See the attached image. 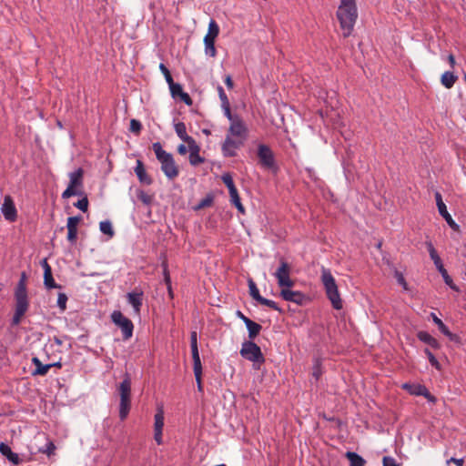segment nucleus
<instances>
[{
  "mask_svg": "<svg viewBox=\"0 0 466 466\" xmlns=\"http://www.w3.org/2000/svg\"><path fill=\"white\" fill-rule=\"evenodd\" d=\"M248 135V129L245 122L241 119H235L230 123L228 135L222 144V152L225 157H234L238 149L246 141Z\"/></svg>",
  "mask_w": 466,
  "mask_h": 466,
  "instance_id": "f257e3e1",
  "label": "nucleus"
},
{
  "mask_svg": "<svg viewBox=\"0 0 466 466\" xmlns=\"http://www.w3.org/2000/svg\"><path fill=\"white\" fill-rule=\"evenodd\" d=\"M337 17L343 31V36L348 37L352 33L358 18L356 0H340Z\"/></svg>",
  "mask_w": 466,
  "mask_h": 466,
  "instance_id": "f03ea898",
  "label": "nucleus"
},
{
  "mask_svg": "<svg viewBox=\"0 0 466 466\" xmlns=\"http://www.w3.org/2000/svg\"><path fill=\"white\" fill-rule=\"evenodd\" d=\"M152 148L160 163L161 170L168 179H174L179 175V167L172 154L163 149L159 142L153 143Z\"/></svg>",
  "mask_w": 466,
  "mask_h": 466,
  "instance_id": "7ed1b4c3",
  "label": "nucleus"
},
{
  "mask_svg": "<svg viewBox=\"0 0 466 466\" xmlns=\"http://www.w3.org/2000/svg\"><path fill=\"white\" fill-rule=\"evenodd\" d=\"M321 282L324 286L328 299L330 300L335 309H342V300L338 289L335 279L330 270L326 268H321Z\"/></svg>",
  "mask_w": 466,
  "mask_h": 466,
  "instance_id": "20e7f679",
  "label": "nucleus"
},
{
  "mask_svg": "<svg viewBox=\"0 0 466 466\" xmlns=\"http://www.w3.org/2000/svg\"><path fill=\"white\" fill-rule=\"evenodd\" d=\"M120 395L119 417L125 420L129 412L131 404V380L127 374L124 380L118 386Z\"/></svg>",
  "mask_w": 466,
  "mask_h": 466,
  "instance_id": "39448f33",
  "label": "nucleus"
},
{
  "mask_svg": "<svg viewBox=\"0 0 466 466\" xmlns=\"http://www.w3.org/2000/svg\"><path fill=\"white\" fill-rule=\"evenodd\" d=\"M83 186V170L78 168L69 174V184L66 189L62 193L63 198H69L72 196L82 195L81 187Z\"/></svg>",
  "mask_w": 466,
  "mask_h": 466,
  "instance_id": "423d86ee",
  "label": "nucleus"
},
{
  "mask_svg": "<svg viewBox=\"0 0 466 466\" xmlns=\"http://www.w3.org/2000/svg\"><path fill=\"white\" fill-rule=\"evenodd\" d=\"M240 355L254 363V365H261L265 361V358L261 352L260 348L252 341H245L242 343Z\"/></svg>",
  "mask_w": 466,
  "mask_h": 466,
  "instance_id": "0eeeda50",
  "label": "nucleus"
},
{
  "mask_svg": "<svg viewBox=\"0 0 466 466\" xmlns=\"http://www.w3.org/2000/svg\"><path fill=\"white\" fill-rule=\"evenodd\" d=\"M291 267L284 259H280L279 266L274 273L278 285L280 289L293 287L294 281L290 278Z\"/></svg>",
  "mask_w": 466,
  "mask_h": 466,
  "instance_id": "6e6552de",
  "label": "nucleus"
},
{
  "mask_svg": "<svg viewBox=\"0 0 466 466\" xmlns=\"http://www.w3.org/2000/svg\"><path fill=\"white\" fill-rule=\"evenodd\" d=\"M111 319L122 330L123 339H128L133 335L134 325L132 321L125 317L120 311L115 310L111 314Z\"/></svg>",
  "mask_w": 466,
  "mask_h": 466,
  "instance_id": "1a4fd4ad",
  "label": "nucleus"
},
{
  "mask_svg": "<svg viewBox=\"0 0 466 466\" xmlns=\"http://www.w3.org/2000/svg\"><path fill=\"white\" fill-rule=\"evenodd\" d=\"M258 157L260 165L268 169H276L275 157L272 150L267 145L260 144L258 147Z\"/></svg>",
  "mask_w": 466,
  "mask_h": 466,
  "instance_id": "9d476101",
  "label": "nucleus"
},
{
  "mask_svg": "<svg viewBox=\"0 0 466 466\" xmlns=\"http://www.w3.org/2000/svg\"><path fill=\"white\" fill-rule=\"evenodd\" d=\"M164 410L162 406H158L154 416V440L158 444L163 443V428H164Z\"/></svg>",
  "mask_w": 466,
  "mask_h": 466,
  "instance_id": "9b49d317",
  "label": "nucleus"
},
{
  "mask_svg": "<svg viewBox=\"0 0 466 466\" xmlns=\"http://www.w3.org/2000/svg\"><path fill=\"white\" fill-rule=\"evenodd\" d=\"M436 205L440 215L445 219L447 224L455 231L460 230V226L454 221L451 214L447 210V207L442 200L441 195L439 192L435 193Z\"/></svg>",
  "mask_w": 466,
  "mask_h": 466,
  "instance_id": "f8f14e48",
  "label": "nucleus"
},
{
  "mask_svg": "<svg viewBox=\"0 0 466 466\" xmlns=\"http://www.w3.org/2000/svg\"><path fill=\"white\" fill-rule=\"evenodd\" d=\"M1 212L4 218L9 222H14L17 218L16 208L13 198L9 195L4 198V202L1 206Z\"/></svg>",
  "mask_w": 466,
  "mask_h": 466,
  "instance_id": "ddd939ff",
  "label": "nucleus"
},
{
  "mask_svg": "<svg viewBox=\"0 0 466 466\" xmlns=\"http://www.w3.org/2000/svg\"><path fill=\"white\" fill-rule=\"evenodd\" d=\"M292 287L280 289V296L283 299L301 305L305 300V295L300 291L291 290Z\"/></svg>",
  "mask_w": 466,
  "mask_h": 466,
  "instance_id": "4468645a",
  "label": "nucleus"
},
{
  "mask_svg": "<svg viewBox=\"0 0 466 466\" xmlns=\"http://www.w3.org/2000/svg\"><path fill=\"white\" fill-rule=\"evenodd\" d=\"M41 266L44 269V285L46 289H56L59 288V286L56 285L53 276H52V269L50 265L47 263L46 258H44L41 261Z\"/></svg>",
  "mask_w": 466,
  "mask_h": 466,
  "instance_id": "2eb2a0df",
  "label": "nucleus"
},
{
  "mask_svg": "<svg viewBox=\"0 0 466 466\" xmlns=\"http://www.w3.org/2000/svg\"><path fill=\"white\" fill-rule=\"evenodd\" d=\"M80 217H69L67 218V239L70 242H75L77 237V225L80 222Z\"/></svg>",
  "mask_w": 466,
  "mask_h": 466,
  "instance_id": "dca6fc26",
  "label": "nucleus"
},
{
  "mask_svg": "<svg viewBox=\"0 0 466 466\" xmlns=\"http://www.w3.org/2000/svg\"><path fill=\"white\" fill-rule=\"evenodd\" d=\"M0 453L5 456L13 465H19L22 463L20 456L14 452L11 448L4 443H0Z\"/></svg>",
  "mask_w": 466,
  "mask_h": 466,
  "instance_id": "f3484780",
  "label": "nucleus"
},
{
  "mask_svg": "<svg viewBox=\"0 0 466 466\" xmlns=\"http://www.w3.org/2000/svg\"><path fill=\"white\" fill-rule=\"evenodd\" d=\"M188 146L189 162L192 166H198L204 162V158L200 157V147L196 141L190 143Z\"/></svg>",
  "mask_w": 466,
  "mask_h": 466,
  "instance_id": "a211bd4d",
  "label": "nucleus"
},
{
  "mask_svg": "<svg viewBox=\"0 0 466 466\" xmlns=\"http://www.w3.org/2000/svg\"><path fill=\"white\" fill-rule=\"evenodd\" d=\"M127 299L128 303L133 307L135 314L139 315L142 306L143 292H129L127 295Z\"/></svg>",
  "mask_w": 466,
  "mask_h": 466,
  "instance_id": "6ab92c4d",
  "label": "nucleus"
},
{
  "mask_svg": "<svg viewBox=\"0 0 466 466\" xmlns=\"http://www.w3.org/2000/svg\"><path fill=\"white\" fill-rule=\"evenodd\" d=\"M135 173H136L139 182L146 184V185H150L152 183V179L147 175L146 168L144 167V164L140 159L137 160Z\"/></svg>",
  "mask_w": 466,
  "mask_h": 466,
  "instance_id": "aec40b11",
  "label": "nucleus"
},
{
  "mask_svg": "<svg viewBox=\"0 0 466 466\" xmlns=\"http://www.w3.org/2000/svg\"><path fill=\"white\" fill-rule=\"evenodd\" d=\"M15 311L25 314L28 309L27 293L15 292Z\"/></svg>",
  "mask_w": 466,
  "mask_h": 466,
  "instance_id": "412c9836",
  "label": "nucleus"
},
{
  "mask_svg": "<svg viewBox=\"0 0 466 466\" xmlns=\"http://www.w3.org/2000/svg\"><path fill=\"white\" fill-rule=\"evenodd\" d=\"M174 127L177 137L187 143V145L196 141L192 137L187 134L186 125L183 122L175 124Z\"/></svg>",
  "mask_w": 466,
  "mask_h": 466,
  "instance_id": "4be33fe9",
  "label": "nucleus"
},
{
  "mask_svg": "<svg viewBox=\"0 0 466 466\" xmlns=\"http://www.w3.org/2000/svg\"><path fill=\"white\" fill-rule=\"evenodd\" d=\"M426 247H427V249L429 251L431 258L434 262V265H435L436 268L439 271L441 270V269L444 271V266L442 264V261H441L440 256L438 255L435 248L433 247L432 243L431 241L426 242Z\"/></svg>",
  "mask_w": 466,
  "mask_h": 466,
  "instance_id": "5701e85b",
  "label": "nucleus"
},
{
  "mask_svg": "<svg viewBox=\"0 0 466 466\" xmlns=\"http://www.w3.org/2000/svg\"><path fill=\"white\" fill-rule=\"evenodd\" d=\"M190 348L193 363L201 362L198 348V333L195 330L191 331L190 333Z\"/></svg>",
  "mask_w": 466,
  "mask_h": 466,
  "instance_id": "b1692460",
  "label": "nucleus"
},
{
  "mask_svg": "<svg viewBox=\"0 0 466 466\" xmlns=\"http://www.w3.org/2000/svg\"><path fill=\"white\" fill-rule=\"evenodd\" d=\"M243 322L248 329L249 339L256 338L261 330V326L249 319H243Z\"/></svg>",
  "mask_w": 466,
  "mask_h": 466,
  "instance_id": "393cba45",
  "label": "nucleus"
},
{
  "mask_svg": "<svg viewBox=\"0 0 466 466\" xmlns=\"http://www.w3.org/2000/svg\"><path fill=\"white\" fill-rule=\"evenodd\" d=\"M32 362L35 366V370L33 372L34 375H46L50 368L54 366L53 364H42V362L36 357L32 359Z\"/></svg>",
  "mask_w": 466,
  "mask_h": 466,
  "instance_id": "a878e982",
  "label": "nucleus"
},
{
  "mask_svg": "<svg viewBox=\"0 0 466 466\" xmlns=\"http://www.w3.org/2000/svg\"><path fill=\"white\" fill-rule=\"evenodd\" d=\"M457 78V76H455L452 72L446 71L441 75V82L443 86L450 89L454 86Z\"/></svg>",
  "mask_w": 466,
  "mask_h": 466,
  "instance_id": "bb28decb",
  "label": "nucleus"
},
{
  "mask_svg": "<svg viewBox=\"0 0 466 466\" xmlns=\"http://www.w3.org/2000/svg\"><path fill=\"white\" fill-rule=\"evenodd\" d=\"M418 339L424 343L429 344L431 347L434 349H438L440 347L439 342L436 339H434L431 334L426 331H420L418 333Z\"/></svg>",
  "mask_w": 466,
  "mask_h": 466,
  "instance_id": "cd10ccee",
  "label": "nucleus"
},
{
  "mask_svg": "<svg viewBox=\"0 0 466 466\" xmlns=\"http://www.w3.org/2000/svg\"><path fill=\"white\" fill-rule=\"evenodd\" d=\"M228 193H229L231 203L237 208V209L240 213H244L245 212V208H244L243 205L241 204L240 198L238 196L237 187L229 189Z\"/></svg>",
  "mask_w": 466,
  "mask_h": 466,
  "instance_id": "c85d7f7f",
  "label": "nucleus"
},
{
  "mask_svg": "<svg viewBox=\"0 0 466 466\" xmlns=\"http://www.w3.org/2000/svg\"><path fill=\"white\" fill-rule=\"evenodd\" d=\"M402 388L407 390L410 394L416 396H421V394L425 392V386L420 384L405 383L402 385Z\"/></svg>",
  "mask_w": 466,
  "mask_h": 466,
  "instance_id": "c756f323",
  "label": "nucleus"
},
{
  "mask_svg": "<svg viewBox=\"0 0 466 466\" xmlns=\"http://www.w3.org/2000/svg\"><path fill=\"white\" fill-rule=\"evenodd\" d=\"M346 457L349 459L350 466H364L365 460L353 451H348Z\"/></svg>",
  "mask_w": 466,
  "mask_h": 466,
  "instance_id": "7c9ffc66",
  "label": "nucleus"
},
{
  "mask_svg": "<svg viewBox=\"0 0 466 466\" xmlns=\"http://www.w3.org/2000/svg\"><path fill=\"white\" fill-rule=\"evenodd\" d=\"M431 316L434 323L438 326L441 332L450 339H452L453 334L449 330L448 327L442 322V320L440 319L434 313H431Z\"/></svg>",
  "mask_w": 466,
  "mask_h": 466,
  "instance_id": "2f4dec72",
  "label": "nucleus"
},
{
  "mask_svg": "<svg viewBox=\"0 0 466 466\" xmlns=\"http://www.w3.org/2000/svg\"><path fill=\"white\" fill-rule=\"evenodd\" d=\"M193 370L199 391L202 390L201 376H202V365L201 362L193 363Z\"/></svg>",
  "mask_w": 466,
  "mask_h": 466,
  "instance_id": "473e14b6",
  "label": "nucleus"
},
{
  "mask_svg": "<svg viewBox=\"0 0 466 466\" xmlns=\"http://www.w3.org/2000/svg\"><path fill=\"white\" fill-rule=\"evenodd\" d=\"M248 289L250 296L257 300L258 302L262 298V296L259 294V290L256 285V283L253 281L252 279H249L248 280Z\"/></svg>",
  "mask_w": 466,
  "mask_h": 466,
  "instance_id": "72a5a7b5",
  "label": "nucleus"
},
{
  "mask_svg": "<svg viewBox=\"0 0 466 466\" xmlns=\"http://www.w3.org/2000/svg\"><path fill=\"white\" fill-rule=\"evenodd\" d=\"M99 228L102 233L107 235L109 238H112L115 234L112 223L109 220L101 221Z\"/></svg>",
  "mask_w": 466,
  "mask_h": 466,
  "instance_id": "f704fd0d",
  "label": "nucleus"
},
{
  "mask_svg": "<svg viewBox=\"0 0 466 466\" xmlns=\"http://www.w3.org/2000/svg\"><path fill=\"white\" fill-rule=\"evenodd\" d=\"M218 34H219V26L215 20L211 19L209 21L208 33L206 35L217 38Z\"/></svg>",
  "mask_w": 466,
  "mask_h": 466,
  "instance_id": "c9c22d12",
  "label": "nucleus"
},
{
  "mask_svg": "<svg viewBox=\"0 0 466 466\" xmlns=\"http://www.w3.org/2000/svg\"><path fill=\"white\" fill-rule=\"evenodd\" d=\"M15 292L27 293L26 291V274L22 272L20 279L17 283Z\"/></svg>",
  "mask_w": 466,
  "mask_h": 466,
  "instance_id": "e433bc0d",
  "label": "nucleus"
},
{
  "mask_svg": "<svg viewBox=\"0 0 466 466\" xmlns=\"http://www.w3.org/2000/svg\"><path fill=\"white\" fill-rule=\"evenodd\" d=\"M167 84H168L170 93L173 97L179 96V95L181 93H183V89H182V86L180 84L174 83L173 80L171 83H167Z\"/></svg>",
  "mask_w": 466,
  "mask_h": 466,
  "instance_id": "4c0bfd02",
  "label": "nucleus"
},
{
  "mask_svg": "<svg viewBox=\"0 0 466 466\" xmlns=\"http://www.w3.org/2000/svg\"><path fill=\"white\" fill-rule=\"evenodd\" d=\"M221 107L224 111V115L227 116V118L229 120L230 123L233 122L235 119L240 118L238 116H237V115L234 116L231 114L230 103L223 104V105H221Z\"/></svg>",
  "mask_w": 466,
  "mask_h": 466,
  "instance_id": "58836bf2",
  "label": "nucleus"
},
{
  "mask_svg": "<svg viewBox=\"0 0 466 466\" xmlns=\"http://www.w3.org/2000/svg\"><path fill=\"white\" fill-rule=\"evenodd\" d=\"M221 179H222L223 183L227 186L228 190L236 187L233 178L230 174H228V173L223 174L221 177Z\"/></svg>",
  "mask_w": 466,
  "mask_h": 466,
  "instance_id": "ea45409f",
  "label": "nucleus"
},
{
  "mask_svg": "<svg viewBox=\"0 0 466 466\" xmlns=\"http://www.w3.org/2000/svg\"><path fill=\"white\" fill-rule=\"evenodd\" d=\"M439 272L443 277V279H444L445 283L448 286H450L451 289H454L456 291L459 290L458 287L453 284L452 279L450 278V276L448 275L447 270L445 268H444V271L441 269Z\"/></svg>",
  "mask_w": 466,
  "mask_h": 466,
  "instance_id": "a19ab883",
  "label": "nucleus"
},
{
  "mask_svg": "<svg viewBox=\"0 0 466 466\" xmlns=\"http://www.w3.org/2000/svg\"><path fill=\"white\" fill-rule=\"evenodd\" d=\"M258 303H260L261 305H264V306H267L270 309H273L277 311H280V309L278 307V304L271 300V299H265V298H261L258 301Z\"/></svg>",
  "mask_w": 466,
  "mask_h": 466,
  "instance_id": "79ce46f5",
  "label": "nucleus"
},
{
  "mask_svg": "<svg viewBox=\"0 0 466 466\" xmlns=\"http://www.w3.org/2000/svg\"><path fill=\"white\" fill-rule=\"evenodd\" d=\"M56 445L52 441H48L46 445V448L40 449L39 451L46 454L47 456H51L55 453Z\"/></svg>",
  "mask_w": 466,
  "mask_h": 466,
  "instance_id": "37998d69",
  "label": "nucleus"
},
{
  "mask_svg": "<svg viewBox=\"0 0 466 466\" xmlns=\"http://www.w3.org/2000/svg\"><path fill=\"white\" fill-rule=\"evenodd\" d=\"M425 353L426 355L428 356V359H429V361L430 363L435 367L437 370H441V364L440 362L437 360V359L434 357V355L428 350L426 349L425 350Z\"/></svg>",
  "mask_w": 466,
  "mask_h": 466,
  "instance_id": "c03bdc74",
  "label": "nucleus"
},
{
  "mask_svg": "<svg viewBox=\"0 0 466 466\" xmlns=\"http://www.w3.org/2000/svg\"><path fill=\"white\" fill-rule=\"evenodd\" d=\"M67 296L64 293H59L57 297V306L61 310H65L66 308Z\"/></svg>",
  "mask_w": 466,
  "mask_h": 466,
  "instance_id": "a18cd8bd",
  "label": "nucleus"
},
{
  "mask_svg": "<svg viewBox=\"0 0 466 466\" xmlns=\"http://www.w3.org/2000/svg\"><path fill=\"white\" fill-rule=\"evenodd\" d=\"M142 125L141 123L137 119H131L130 121V131L136 134H139L141 131Z\"/></svg>",
  "mask_w": 466,
  "mask_h": 466,
  "instance_id": "49530a36",
  "label": "nucleus"
},
{
  "mask_svg": "<svg viewBox=\"0 0 466 466\" xmlns=\"http://www.w3.org/2000/svg\"><path fill=\"white\" fill-rule=\"evenodd\" d=\"M159 69L162 72V74L164 75L167 83H171L173 78H172L171 74H170L169 70L167 69V67L163 63H161L159 65Z\"/></svg>",
  "mask_w": 466,
  "mask_h": 466,
  "instance_id": "de8ad7c7",
  "label": "nucleus"
},
{
  "mask_svg": "<svg viewBox=\"0 0 466 466\" xmlns=\"http://www.w3.org/2000/svg\"><path fill=\"white\" fill-rule=\"evenodd\" d=\"M75 207H76L78 209L82 210L83 212H86L88 208V200L85 197L81 199H79L76 204Z\"/></svg>",
  "mask_w": 466,
  "mask_h": 466,
  "instance_id": "09e8293b",
  "label": "nucleus"
},
{
  "mask_svg": "<svg viewBox=\"0 0 466 466\" xmlns=\"http://www.w3.org/2000/svg\"><path fill=\"white\" fill-rule=\"evenodd\" d=\"M204 46H205V54L211 57H215L217 55L215 44H209V45H204Z\"/></svg>",
  "mask_w": 466,
  "mask_h": 466,
  "instance_id": "8fccbe9b",
  "label": "nucleus"
},
{
  "mask_svg": "<svg viewBox=\"0 0 466 466\" xmlns=\"http://www.w3.org/2000/svg\"><path fill=\"white\" fill-rule=\"evenodd\" d=\"M218 96H219V98L221 101V105L229 103V100H228L227 95L225 94V91L222 86H219L218 87Z\"/></svg>",
  "mask_w": 466,
  "mask_h": 466,
  "instance_id": "3c124183",
  "label": "nucleus"
},
{
  "mask_svg": "<svg viewBox=\"0 0 466 466\" xmlns=\"http://www.w3.org/2000/svg\"><path fill=\"white\" fill-rule=\"evenodd\" d=\"M383 466H400V464L391 457H384Z\"/></svg>",
  "mask_w": 466,
  "mask_h": 466,
  "instance_id": "603ef678",
  "label": "nucleus"
},
{
  "mask_svg": "<svg viewBox=\"0 0 466 466\" xmlns=\"http://www.w3.org/2000/svg\"><path fill=\"white\" fill-rule=\"evenodd\" d=\"M320 364L317 361L313 367L312 375L316 380H319L321 375Z\"/></svg>",
  "mask_w": 466,
  "mask_h": 466,
  "instance_id": "864d4df0",
  "label": "nucleus"
},
{
  "mask_svg": "<svg viewBox=\"0 0 466 466\" xmlns=\"http://www.w3.org/2000/svg\"><path fill=\"white\" fill-rule=\"evenodd\" d=\"M395 277L397 279L398 283L400 285H401L404 289H407V283H406V280H405L403 275L400 272L396 271Z\"/></svg>",
  "mask_w": 466,
  "mask_h": 466,
  "instance_id": "5fc2aeb1",
  "label": "nucleus"
},
{
  "mask_svg": "<svg viewBox=\"0 0 466 466\" xmlns=\"http://www.w3.org/2000/svg\"><path fill=\"white\" fill-rule=\"evenodd\" d=\"M179 97H180V99H181L185 104H187V105H188V106H190V105L192 104V99H191V97L189 96V95H188L187 93H185V92L183 91V93H181V94L179 95Z\"/></svg>",
  "mask_w": 466,
  "mask_h": 466,
  "instance_id": "6e6d98bb",
  "label": "nucleus"
},
{
  "mask_svg": "<svg viewBox=\"0 0 466 466\" xmlns=\"http://www.w3.org/2000/svg\"><path fill=\"white\" fill-rule=\"evenodd\" d=\"M179 97H180V99H181L185 104H187V105H188V106H190V105L192 104V99H191V97L189 96V95H188L187 93H185V92L183 91V93H181V94L179 95Z\"/></svg>",
  "mask_w": 466,
  "mask_h": 466,
  "instance_id": "4d7b16f0",
  "label": "nucleus"
},
{
  "mask_svg": "<svg viewBox=\"0 0 466 466\" xmlns=\"http://www.w3.org/2000/svg\"><path fill=\"white\" fill-rule=\"evenodd\" d=\"M23 313H19L17 311H15V314H14V317H13V319H12V323L13 325H18L21 321V319L23 317Z\"/></svg>",
  "mask_w": 466,
  "mask_h": 466,
  "instance_id": "13d9d810",
  "label": "nucleus"
},
{
  "mask_svg": "<svg viewBox=\"0 0 466 466\" xmlns=\"http://www.w3.org/2000/svg\"><path fill=\"white\" fill-rule=\"evenodd\" d=\"M421 396H424L429 401L435 403L437 399L430 393V391L425 387V392L421 394Z\"/></svg>",
  "mask_w": 466,
  "mask_h": 466,
  "instance_id": "bf43d9fd",
  "label": "nucleus"
},
{
  "mask_svg": "<svg viewBox=\"0 0 466 466\" xmlns=\"http://www.w3.org/2000/svg\"><path fill=\"white\" fill-rule=\"evenodd\" d=\"M164 278H165V282L167 283V285L168 286V289L170 290V277H169V273H168L167 265H164Z\"/></svg>",
  "mask_w": 466,
  "mask_h": 466,
  "instance_id": "052dcab7",
  "label": "nucleus"
},
{
  "mask_svg": "<svg viewBox=\"0 0 466 466\" xmlns=\"http://www.w3.org/2000/svg\"><path fill=\"white\" fill-rule=\"evenodd\" d=\"M451 462H453L456 466H463L464 461L463 459L451 458L447 461V464H450Z\"/></svg>",
  "mask_w": 466,
  "mask_h": 466,
  "instance_id": "680f3d73",
  "label": "nucleus"
},
{
  "mask_svg": "<svg viewBox=\"0 0 466 466\" xmlns=\"http://www.w3.org/2000/svg\"><path fill=\"white\" fill-rule=\"evenodd\" d=\"M188 151V146H185L184 144H181L177 147V152L180 154V155H186L187 152Z\"/></svg>",
  "mask_w": 466,
  "mask_h": 466,
  "instance_id": "e2e57ef3",
  "label": "nucleus"
},
{
  "mask_svg": "<svg viewBox=\"0 0 466 466\" xmlns=\"http://www.w3.org/2000/svg\"><path fill=\"white\" fill-rule=\"evenodd\" d=\"M225 84L228 86V88H233L234 84H233L232 78L229 75L226 76Z\"/></svg>",
  "mask_w": 466,
  "mask_h": 466,
  "instance_id": "0e129e2a",
  "label": "nucleus"
},
{
  "mask_svg": "<svg viewBox=\"0 0 466 466\" xmlns=\"http://www.w3.org/2000/svg\"><path fill=\"white\" fill-rule=\"evenodd\" d=\"M215 37L206 35L204 37V45L215 44Z\"/></svg>",
  "mask_w": 466,
  "mask_h": 466,
  "instance_id": "69168bd1",
  "label": "nucleus"
},
{
  "mask_svg": "<svg viewBox=\"0 0 466 466\" xmlns=\"http://www.w3.org/2000/svg\"><path fill=\"white\" fill-rule=\"evenodd\" d=\"M448 61H449L451 66L454 67L456 62H455V58H454L453 55L451 54L448 56Z\"/></svg>",
  "mask_w": 466,
  "mask_h": 466,
  "instance_id": "338daca9",
  "label": "nucleus"
},
{
  "mask_svg": "<svg viewBox=\"0 0 466 466\" xmlns=\"http://www.w3.org/2000/svg\"><path fill=\"white\" fill-rule=\"evenodd\" d=\"M238 317L243 320V319H248V317H246L243 313H241L240 311H238Z\"/></svg>",
  "mask_w": 466,
  "mask_h": 466,
  "instance_id": "774afa93",
  "label": "nucleus"
}]
</instances>
